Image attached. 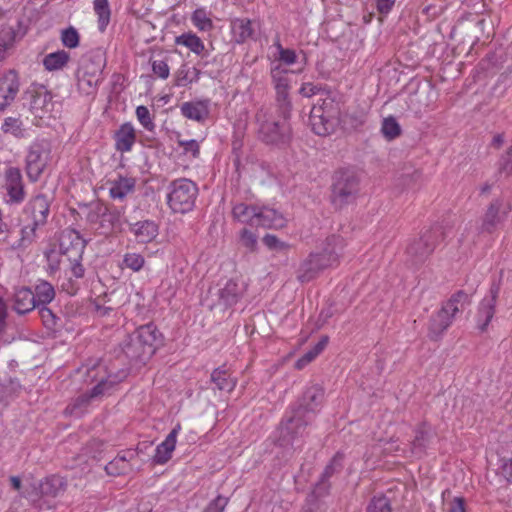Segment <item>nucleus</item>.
Instances as JSON below:
<instances>
[{
    "label": "nucleus",
    "instance_id": "nucleus-1",
    "mask_svg": "<svg viewBox=\"0 0 512 512\" xmlns=\"http://www.w3.org/2000/svg\"><path fill=\"white\" fill-rule=\"evenodd\" d=\"M324 397L323 389L313 385L306 389L298 406L279 426L278 443L282 447L299 448L306 435V428L318 412Z\"/></svg>",
    "mask_w": 512,
    "mask_h": 512
},
{
    "label": "nucleus",
    "instance_id": "nucleus-2",
    "mask_svg": "<svg viewBox=\"0 0 512 512\" xmlns=\"http://www.w3.org/2000/svg\"><path fill=\"white\" fill-rule=\"evenodd\" d=\"M344 248L342 237L332 235L328 237L320 252H311L304 258L297 270L296 279L301 283H308L316 279L326 269L335 267Z\"/></svg>",
    "mask_w": 512,
    "mask_h": 512
},
{
    "label": "nucleus",
    "instance_id": "nucleus-3",
    "mask_svg": "<svg viewBox=\"0 0 512 512\" xmlns=\"http://www.w3.org/2000/svg\"><path fill=\"white\" fill-rule=\"evenodd\" d=\"M162 338L153 324L143 325L124 340L121 350L132 365L145 364L161 345Z\"/></svg>",
    "mask_w": 512,
    "mask_h": 512
},
{
    "label": "nucleus",
    "instance_id": "nucleus-4",
    "mask_svg": "<svg viewBox=\"0 0 512 512\" xmlns=\"http://www.w3.org/2000/svg\"><path fill=\"white\" fill-rule=\"evenodd\" d=\"M105 56L101 51L84 56L76 72L77 87L83 95H94L102 81Z\"/></svg>",
    "mask_w": 512,
    "mask_h": 512
},
{
    "label": "nucleus",
    "instance_id": "nucleus-5",
    "mask_svg": "<svg viewBox=\"0 0 512 512\" xmlns=\"http://www.w3.org/2000/svg\"><path fill=\"white\" fill-rule=\"evenodd\" d=\"M277 119L268 110L261 109L256 114L259 137L266 143L283 145L291 138V128L288 122L289 114H281Z\"/></svg>",
    "mask_w": 512,
    "mask_h": 512
},
{
    "label": "nucleus",
    "instance_id": "nucleus-6",
    "mask_svg": "<svg viewBox=\"0 0 512 512\" xmlns=\"http://www.w3.org/2000/svg\"><path fill=\"white\" fill-rule=\"evenodd\" d=\"M470 304V296L458 291L431 317L428 336L431 340H438L445 330L452 324L455 315Z\"/></svg>",
    "mask_w": 512,
    "mask_h": 512
},
{
    "label": "nucleus",
    "instance_id": "nucleus-7",
    "mask_svg": "<svg viewBox=\"0 0 512 512\" xmlns=\"http://www.w3.org/2000/svg\"><path fill=\"white\" fill-rule=\"evenodd\" d=\"M167 189V203L174 213L185 214L194 208L198 187L193 181L187 178L176 179Z\"/></svg>",
    "mask_w": 512,
    "mask_h": 512
},
{
    "label": "nucleus",
    "instance_id": "nucleus-8",
    "mask_svg": "<svg viewBox=\"0 0 512 512\" xmlns=\"http://www.w3.org/2000/svg\"><path fill=\"white\" fill-rule=\"evenodd\" d=\"M359 177L352 170H339L332 184V202L337 208L352 203L359 192Z\"/></svg>",
    "mask_w": 512,
    "mask_h": 512
},
{
    "label": "nucleus",
    "instance_id": "nucleus-9",
    "mask_svg": "<svg viewBox=\"0 0 512 512\" xmlns=\"http://www.w3.org/2000/svg\"><path fill=\"white\" fill-rule=\"evenodd\" d=\"M126 375L127 373L125 371H121L115 375L109 374L106 379H101L89 393L82 394L76 398L74 402L66 408V412L75 417H80L84 412V408L91 400L98 399L108 393L112 386L122 381Z\"/></svg>",
    "mask_w": 512,
    "mask_h": 512
},
{
    "label": "nucleus",
    "instance_id": "nucleus-10",
    "mask_svg": "<svg viewBox=\"0 0 512 512\" xmlns=\"http://www.w3.org/2000/svg\"><path fill=\"white\" fill-rule=\"evenodd\" d=\"M244 292V286L236 280L230 279L223 285L211 288L207 299L210 308L226 309L238 302Z\"/></svg>",
    "mask_w": 512,
    "mask_h": 512
},
{
    "label": "nucleus",
    "instance_id": "nucleus-11",
    "mask_svg": "<svg viewBox=\"0 0 512 512\" xmlns=\"http://www.w3.org/2000/svg\"><path fill=\"white\" fill-rule=\"evenodd\" d=\"M443 238L440 226L425 230L418 239L412 241L407 247V254L414 262L424 261L435 249L437 243Z\"/></svg>",
    "mask_w": 512,
    "mask_h": 512
},
{
    "label": "nucleus",
    "instance_id": "nucleus-12",
    "mask_svg": "<svg viewBox=\"0 0 512 512\" xmlns=\"http://www.w3.org/2000/svg\"><path fill=\"white\" fill-rule=\"evenodd\" d=\"M50 155V145L46 141H37L31 144L26 156V174L30 181L39 180L45 170Z\"/></svg>",
    "mask_w": 512,
    "mask_h": 512
},
{
    "label": "nucleus",
    "instance_id": "nucleus-13",
    "mask_svg": "<svg viewBox=\"0 0 512 512\" xmlns=\"http://www.w3.org/2000/svg\"><path fill=\"white\" fill-rule=\"evenodd\" d=\"M270 74L276 91V100L280 113L284 115L289 114L291 102L289 99L290 78L288 70L278 64L271 68Z\"/></svg>",
    "mask_w": 512,
    "mask_h": 512
},
{
    "label": "nucleus",
    "instance_id": "nucleus-14",
    "mask_svg": "<svg viewBox=\"0 0 512 512\" xmlns=\"http://www.w3.org/2000/svg\"><path fill=\"white\" fill-rule=\"evenodd\" d=\"M510 210V204L505 205L502 199L493 200L483 215L481 230L492 233Z\"/></svg>",
    "mask_w": 512,
    "mask_h": 512
},
{
    "label": "nucleus",
    "instance_id": "nucleus-15",
    "mask_svg": "<svg viewBox=\"0 0 512 512\" xmlns=\"http://www.w3.org/2000/svg\"><path fill=\"white\" fill-rule=\"evenodd\" d=\"M4 188L9 197L8 203H21L25 198L24 183L18 168L10 167L5 172Z\"/></svg>",
    "mask_w": 512,
    "mask_h": 512
},
{
    "label": "nucleus",
    "instance_id": "nucleus-16",
    "mask_svg": "<svg viewBox=\"0 0 512 512\" xmlns=\"http://www.w3.org/2000/svg\"><path fill=\"white\" fill-rule=\"evenodd\" d=\"M431 438V429L427 427L425 424H422L415 430V437L410 443L409 449L403 448L401 449V451L405 455L409 453L411 456L421 457L428 448ZM388 449L390 451H400L399 446L394 447L393 445H391V447Z\"/></svg>",
    "mask_w": 512,
    "mask_h": 512
},
{
    "label": "nucleus",
    "instance_id": "nucleus-17",
    "mask_svg": "<svg viewBox=\"0 0 512 512\" xmlns=\"http://www.w3.org/2000/svg\"><path fill=\"white\" fill-rule=\"evenodd\" d=\"M50 203L47 196L39 194L32 198L24 208V215L35 225H44L49 214Z\"/></svg>",
    "mask_w": 512,
    "mask_h": 512
},
{
    "label": "nucleus",
    "instance_id": "nucleus-18",
    "mask_svg": "<svg viewBox=\"0 0 512 512\" xmlns=\"http://www.w3.org/2000/svg\"><path fill=\"white\" fill-rule=\"evenodd\" d=\"M499 294V286L493 284L489 294L483 298L478 309V328L485 331L495 314V306Z\"/></svg>",
    "mask_w": 512,
    "mask_h": 512
},
{
    "label": "nucleus",
    "instance_id": "nucleus-19",
    "mask_svg": "<svg viewBox=\"0 0 512 512\" xmlns=\"http://www.w3.org/2000/svg\"><path fill=\"white\" fill-rule=\"evenodd\" d=\"M85 248V241L75 230H65L60 237V251L63 254L73 257L74 260L81 258Z\"/></svg>",
    "mask_w": 512,
    "mask_h": 512
},
{
    "label": "nucleus",
    "instance_id": "nucleus-20",
    "mask_svg": "<svg viewBox=\"0 0 512 512\" xmlns=\"http://www.w3.org/2000/svg\"><path fill=\"white\" fill-rule=\"evenodd\" d=\"M19 92V80L15 71H8L0 80V112L9 106Z\"/></svg>",
    "mask_w": 512,
    "mask_h": 512
},
{
    "label": "nucleus",
    "instance_id": "nucleus-21",
    "mask_svg": "<svg viewBox=\"0 0 512 512\" xmlns=\"http://www.w3.org/2000/svg\"><path fill=\"white\" fill-rule=\"evenodd\" d=\"M309 120L312 130L317 135L326 136L334 130L333 119L321 106H314L311 109Z\"/></svg>",
    "mask_w": 512,
    "mask_h": 512
},
{
    "label": "nucleus",
    "instance_id": "nucleus-22",
    "mask_svg": "<svg viewBox=\"0 0 512 512\" xmlns=\"http://www.w3.org/2000/svg\"><path fill=\"white\" fill-rule=\"evenodd\" d=\"M86 209V220L92 225L99 224L100 227L104 228V222H108L110 226H113L114 221L117 219V215L108 212L107 207L100 202L91 203Z\"/></svg>",
    "mask_w": 512,
    "mask_h": 512
},
{
    "label": "nucleus",
    "instance_id": "nucleus-23",
    "mask_svg": "<svg viewBox=\"0 0 512 512\" xmlns=\"http://www.w3.org/2000/svg\"><path fill=\"white\" fill-rule=\"evenodd\" d=\"M175 43L177 45L185 46L191 52L200 56L201 60L198 62L199 66L207 65V61H204V58L209 56V51L205 48L203 41L196 34L183 33L176 37Z\"/></svg>",
    "mask_w": 512,
    "mask_h": 512
},
{
    "label": "nucleus",
    "instance_id": "nucleus-24",
    "mask_svg": "<svg viewBox=\"0 0 512 512\" xmlns=\"http://www.w3.org/2000/svg\"><path fill=\"white\" fill-rule=\"evenodd\" d=\"M39 494L45 497H58L64 493L66 489V482L62 477L51 476L42 481L39 486ZM26 497L31 498L32 501L37 499L38 493L35 496L27 493Z\"/></svg>",
    "mask_w": 512,
    "mask_h": 512
},
{
    "label": "nucleus",
    "instance_id": "nucleus-25",
    "mask_svg": "<svg viewBox=\"0 0 512 512\" xmlns=\"http://www.w3.org/2000/svg\"><path fill=\"white\" fill-rule=\"evenodd\" d=\"M180 430L181 426L180 424H177L167 435L166 439L156 447V452L153 457L155 463L164 464L170 460L172 452L175 449L177 435Z\"/></svg>",
    "mask_w": 512,
    "mask_h": 512
},
{
    "label": "nucleus",
    "instance_id": "nucleus-26",
    "mask_svg": "<svg viewBox=\"0 0 512 512\" xmlns=\"http://www.w3.org/2000/svg\"><path fill=\"white\" fill-rule=\"evenodd\" d=\"M257 218L258 222L255 226L279 229L286 225L285 217L277 210L269 207L259 208Z\"/></svg>",
    "mask_w": 512,
    "mask_h": 512
},
{
    "label": "nucleus",
    "instance_id": "nucleus-27",
    "mask_svg": "<svg viewBox=\"0 0 512 512\" xmlns=\"http://www.w3.org/2000/svg\"><path fill=\"white\" fill-rule=\"evenodd\" d=\"M136 456L137 454L132 450H128L122 454L117 455L105 466L107 474L112 476H119L128 473L132 469L130 462Z\"/></svg>",
    "mask_w": 512,
    "mask_h": 512
},
{
    "label": "nucleus",
    "instance_id": "nucleus-28",
    "mask_svg": "<svg viewBox=\"0 0 512 512\" xmlns=\"http://www.w3.org/2000/svg\"><path fill=\"white\" fill-rule=\"evenodd\" d=\"M130 231L139 243H149L158 235V225L151 220L138 221L130 226Z\"/></svg>",
    "mask_w": 512,
    "mask_h": 512
},
{
    "label": "nucleus",
    "instance_id": "nucleus-29",
    "mask_svg": "<svg viewBox=\"0 0 512 512\" xmlns=\"http://www.w3.org/2000/svg\"><path fill=\"white\" fill-rule=\"evenodd\" d=\"M231 32L235 42L241 44L253 38L255 29L249 19L236 18L231 21Z\"/></svg>",
    "mask_w": 512,
    "mask_h": 512
},
{
    "label": "nucleus",
    "instance_id": "nucleus-30",
    "mask_svg": "<svg viewBox=\"0 0 512 512\" xmlns=\"http://www.w3.org/2000/svg\"><path fill=\"white\" fill-rule=\"evenodd\" d=\"M37 307L34 293L29 288H19L14 295V309L18 314H25Z\"/></svg>",
    "mask_w": 512,
    "mask_h": 512
},
{
    "label": "nucleus",
    "instance_id": "nucleus-31",
    "mask_svg": "<svg viewBox=\"0 0 512 512\" xmlns=\"http://www.w3.org/2000/svg\"><path fill=\"white\" fill-rule=\"evenodd\" d=\"M116 149L120 152H128L136 141L134 127L130 123L121 125L115 134Z\"/></svg>",
    "mask_w": 512,
    "mask_h": 512
},
{
    "label": "nucleus",
    "instance_id": "nucleus-32",
    "mask_svg": "<svg viewBox=\"0 0 512 512\" xmlns=\"http://www.w3.org/2000/svg\"><path fill=\"white\" fill-rule=\"evenodd\" d=\"M181 113L188 119L204 121L209 114L208 103L206 101L185 102L181 105Z\"/></svg>",
    "mask_w": 512,
    "mask_h": 512
},
{
    "label": "nucleus",
    "instance_id": "nucleus-33",
    "mask_svg": "<svg viewBox=\"0 0 512 512\" xmlns=\"http://www.w3.org/2000/svg\"><path fill=\"white\" fill-rule=\"evenodd\" d=\"M259 207L249 206L245 203H237L233 206L232 215L234 219L255 226L258 222L257 213Z\"/></svg>",
    "mask_w": 512,
    "mask_h": 512
},
{
    "label": "nucleus",
    "instance_id": "nucleus-34",
    "mask_svg": "<svg viewBox=\"0 0 512 512\" xmlns=\"http://www.w3.org/2000/svg\"><path fill=\"white\" fill-rule=\"evenodd\" d=\"M135 181L132 178L120 177L111 182L109 193L113 199H123L133 191Z\"/></svg>",
    "mask_w": 512,
    "mask_h": 512
},
{
    "label": "nucleus",
    "instance_id": "nucleus-35",
    "mask_svg": "<svg viewBox=\"0 0 512 512\" xmlns=\"http://www.w3.org/2000/svg\"><path fill=\"white\" fill-rule=\"evenodd\" d=\"M211 381L219 390L230 392L236 385V380L230 377V374L221 368L215 369L211 374Z\"/></svg>",
    "mask_w": 512,
    "mask_h": 512
},
{
    "label": "nucleus",
    "instance_id": "nucleus-36",
    "mask_svg": "<svg viewBox=\"0 0 512 512\" xmlns=\"http://www.w3.org/2000/svg\"><path fill=\"white\" fill-rule=\"evenodd\" d=\"M69 61V54L60 50L46 55L43 59L44 67L49 71L59 70L63 68Z\"/></svg>",
    "mask_w": 512,
    "mask_h": 512
},
{
    "label": "nucleus",
    "instance_id": "nucleus-37",
    "mask_svg": "<svg viewBox=\"0 0 512 512\" xmlns=\"http://www.w3.org/2000/svg\"><path fill=\"white\" fill-rule=\"evenodd\" d=\"M35 299L37 306L47 305L55 297L53 286L47 281H40L35 287Z\"/></svg>",
    "mask_w": 512,
    "mask_h": 512
},
{
    "label": "nucleus",
    "instance_id": "nucleus-38",
    "mask_svg": "<svg viewBox=\"0 0 512 512\" xmlns=\"http://www.w3.org/2000/svg\"><path fill=\"white\" fill-rule=\"evenodd\" d=\"M51 107V96L48 93L37 94L32 99L31 111L36 117L43 118L44 114L50 111Z\"/></svg>",
    "mask_w": 512,
    "mask_h": 512
},
{
    "label": "nucleus",
    "instance_id": "nucleus-39",
    "mask_svg": "<svg viewBox=\"0 0 512 512\" xmlns=\"http://www.w3.org/2000/svg\"><path fill=\"white\" fill-rule=\"evenodd\" d=\"M94 11L98 16V28L104 32L110 21V7L108 0H94Z\"/></svg>",
    "mask_w": 512,
    "mask_h": 512
},
{
    "label": "nucleus",
    "instance_id": "nucleus-40",
    "mask_svg": "<svg viewBox=\"0 0 512 512\" xmlns=\"http://www.w3.org/2000/svg\"><path fill=\"white\" fill-rule=\"evenodd\" d=\"M328 343V337H323L313 348L307 351L301 358H299L295 367L297 369H303L306 365L312 362L326 347Z\"/></svg>",
    "mask_w": 512,
    "mask_h": 512
},
{
    "label": "nucleus",
    "instance_id": "nucleus-41",
    "mask_svg": "<svg viewBox=\"0 0 512 512\" xmlns=\"http://www.w3.org/2000/svg\"><path fill=\"white\" fill-rule=\"evenodd\" d=\"M2 131L9 133L17 138H22L25 135L23 123L19 118L7 117L2 124Z\"/></svg>",
    "mask_w": 512,
    "mask_h": 512
},
{
    "label": "nucleus",
    "instance_id": "nucleus-42",
    "mask_svg": "<svg viewBox=\"0 0 512 512\" xmlns=\"http://www.w3.org/2000/svg\"><path fill=\"white\" fill-rule=\"evenodd\" d=\"M145 264V258L140 253H126L123 256L122 267L128 268L133 272H139Z\"/></svg>",
    "mask_w": 512,
    "mask_h": 512
},
{
    "label": "nucleus",
    "instance_id": "nucleus-43",
    "mask_svg": "<svg viewBox=\"0 0 512 512\" xmlns=\"http://www.w3.org/2000/svg\"><path fill=\"white\" fill-rule=\"evenodd\" d=\"M193 24L201 31H208L212 28V20L208 17L205 9H196L192 15Z\"/></svg>",
    "mask_w": 512,
    "mask_h": 512
},
{
    "label": "nucleus",
    "instance_id": "nucleus-44",
    "mask_svg": "<svg viewBox=\"0 0 512 512\" xmlns=\"http://www.w3.org/2000/svg\"><path fill=\"white\" fill-rule=\"evenodd\" d=\"M381 131L385 138L392 140L401 134V127L394 117L383 120Z\"/></svg>",
    "mask_w": 512,
    "mask_h": 512
},
{
    "label": "nucleus",
    "instance_id": "nucleus-45",
    "mask_svg": "<svg viewBox=\"0 0 512 512\" xmlns=\"http://www.w3.org/2000/svg\"><path fill=\"white\" fill-rule=\"evenodd\" d=\"M264 245L275 252L285 253L290 249V244L280 240L278 237L272 234H267L262 239Z\"/></svg>",
    "mask_w": 512,
    "mask_h": 512
},
{
    "label": "nucleus",
    "instance_id": "nucleus-46",
    "mask_svg": "<svg viewBox=\"0 0 512 512\" xmlns=\"http://www.w3.org/2000/svg\"><path fill=\"white\" fill-rule=\"evenodd\" d=\"M136 116L141 125L148 131H153L155 124L151 118L150 111L146 106H138L136 108Z\"/></svg>",
    "mask_w": 512,
    "mask_h": 512
},
{
    "label": "nucleus",
    "instance_id": "nucleus-47",
    "mask_svg": "<svg viewBox=\"0 0 512 512\" xmlns=\"http://www.w3.org/2000/svg\"><path fill=\"white\" fill-rule=\"evenodd\" d=\"M278 50V59L286 65H292L297 61L296 52L292 49L284 48L279 41L275 43Z\"/></svg>",
    "mask_w": 512,
    "mask_h": 512
},
{
    "label": "nucleus",
    "instance_id": "nucleus-48",
    "mask_svg": "<svg viewBox=\"0 0 512 512\" xmlns=\"http://www.w3.org/2000/svg\"><path fill=\"white\" fill-rule=\"evenodd\" d=\"M367 512H391L389 499L385 496L374 497Z\"/></svg>",
    "mask_w": 512,
    "mask_h": 512
},
{
    "label": "nucleus",
    "instance_id": "nucleus-49",
    "mask_svg": "<svg viewBox=\"0 0 512 512\" xmlns=\"http://www.w3.org/2000/svg\"><path fill=\"white\" fill-rule=\"evenodd\" d=\"M61 40L64 46L75 48L79 44V34L73 27H69L62 31Z\"/></svg>",
    "mask_w": 512,
    "mask_h": 512
},
{
    "label": "nucleus",
    "instance_id": "nucleus-50",
    "mask_svg": "<svg viewBox=\"0 0 512 512\" xmlns=\"http://www.w3.org/2000/svg\"><path fill=\"white\" fill-rule=\"evenodd\" d=\"M342 456L337 453L331 462L325 467L322 475L321 482L324 483L327 481L336 471H338L341 467Z\"/></svg>",
    "mask_w": 512,
    "mask_h": 512
},
{
    "label": "nucleus",
    "instance_id": "nucleus-51",
    "mask_svg": "<svg viewBox=\"0 0 512 512\" xmlns=\"http://www.w3.org/2000/svg\"><path fill=\"white\" fill-rule=\"evenodd\" d=\"M240 240L242 245L250 251H254L257 247V236L246 228L242 229Z\"/></svg>",
    "mask_w": 512,
    "mask_h": 512
},
{
    "label": "nucleus",
    "instance_id": "nucleus-52",
    "mask_svg": "<svg viewBox=\"0 0 512 512\" xmlns=\"http://www.w3.org/2000/svg\"><path fill=\"white\" fill-rule=\"evenodd\" d=\"M152 71L155 75L162 79H167L170 74L169 66L164 60H153Z\"/></svg>",
    "mask_w": 512,
    "mask_h": 512
},
{
    "label": "nucleus",
    "instance_id": "nucleus-53",
    "mask_svg": "<svg viewBox=\"0 0 512 512\" xmlns=\"http://www.w3.org/2000/svg\"><path fill=\"white\" fill-rule=\"evenodd\" d=\"M228 503V498L223 496L216 497L208 507L206 508L205 512H223L226 505Z\"/></svg>",
    "mask_w": 512,
    "mask_h": 512
},
{
    "label": "nucleus",
    "instance_id": "nucleus-54",
    "mask_svg": "<svg viewBox=\"0 0 512 512\" xmlns=\"http://www.w3.org/2000/svg\"><path fill=\"white\" fill-rule=\"evenodd\" d=\"M178 143L181 147H183L185 153H191L195 158L199 156V144L196 140H180Z\"/></svg>",
    "mask_w": 512,
    "mask_h": 512
},
{
    "label": "nucleus",
    "instance_id": "nucleus-55",
    "mask_svg": "<svg viewBox=\"0 0 512 512\" xmlns=\"http://www.w3.org/2000/svg\"><path fill=\"white\" fill-rule=\"evenodd\" d=\"M38 226L39 225H35V223L32 221L30 225H27L22 229L21 245L25 246L26 244L32 242V239Z\"/></svg>",
    "mask_w": 512,
    "mask_h": 512
},
{
    "label": "nucleus",
    "instance_id": "nucleus-56",
    "mask_svg": "<svg viewBox=\"0 0 512 512\" xmlns=\"http://www.w3.org/2000/svg\"><path fill=\"white\" fill-rule=\"evenodd\" d=\"M39 313L43 320V323L46 326L52 327L56 324L55 314L48 307H46V305H42V307L39 310Z\"/></svg>",
    "mask_w": 512,
    "mask_h": 512
},
{
    "label": "nucleus",
    "instance_id": "nucleus-57",
    "mask_svg": "<svg viewBox=\"0 0 512 512\" xmlns=\"http://www.w3.org/2000/svg\"><path fill=\"white\" fill-rule=\"evenodd\" d=\"M11 40H12V37H11V32L9 30L1 31V33H0V60H2L4 58V52Z\"/></svg>",
    "mask_w": 512,
    "mask_h": 512
},
{
    "label": "nucleus",
    "instance_id": "nucleus-58",
    "mask_svg": "<svg viewBox=\"0 0 512 512\" xmlns=\"http://www.w3.org/2000/svg\"><path fill=\"white\" fill-rule=\"evenodd\" d=\"M395 1L396 0H376L377 10L381 14H388L392 10Z\"/></svg>",
    "mask_w": 512,
    "mask_h": 512
},
{
    "label": "nucleus",
    "instance_id": "nucleus-59",
    "mask_svg": "<svg viewBox=\"0 0 512 512\" xmlns=\"http://www.w3.org/2000/svg\"><path fill=\"white\" fill-rule=\"evenodd\" d=\"M319 91V88L312 83H304L300 88V94L304 97H311Z\"/></svg>",
    "mask_w": 512,
    "mask_h": 512
},
{
    "label": "nucleus",
    "instance_id": "nucleus-60",
    "mask_svg": "<svg viewBox=\"0 0 512 512\" xmlns=\"http://www.w3.org/2000/svg\"><path fill=\"white\" fill-rule=\"evenodd\" d=\"M449 512H466L464 506V499L457 497L449 504Z\"/></svg>",
    "mask_w": 512,
    "mask_h": 512
},
{
    "label": "nucleus",
    "instance_id": "nucleus-61",
    "mask_svg": "<svg viewBox=\"0 0 512 512\" xmlns=\"http://www.w3.org/2000/svg\"><path fill=\"white\" fill-rule=\"evenodd\" d=\"M75 261L76 263L72 266L71 273L74 277L81 278L84 275V268L80 263H78V259Z\"/></svg>",
    "mask_w": 512,
    "mask_h": 512
},
{
    "label": "nucleus",
    "instance_id": "nucleus-62",
    "mask_svg": "<svg viewBox=\"0 0 512 512\" xmlns=\"http://www.w3.org/2000/svg\"><path fill=\"white\" fill-rule=\"evenodd\" d=\"M189 78H190V70H187V71L181 70L179 72V76H178V85H185V84L189 83Z\"/></svg>",
    "mask_w": 512,
    "mask_h": 512
},
{
    "label": "nucleus",
    "instance_id": "nucleus-63",
    "mask_svg": "<svg viewBox=\"0 0 512 512\" xmlns=\"http://www.w3.org/2000/svg\"><path fill=\"white\" fill-rule=\"evenodd\" d=\"M6 315H7V311H6V304L4 303V301L0 298V329H2V327L4 326L5 324V318H6Z\"/></svg>",
    "mask_w": 512,
    "mask_h": 512
},
{
    "label": "nucleus",
    "instance_id": "nucleus-64",
    "mask_svg": "<svg viewBox=\"0 0 512 512\" xmlns=\"http://www.w3.org/2000/svg\"><path fill=\"white\" fill-rule=\"evenodd\" d=\"M503 473L509 481L512 482V460L509 463L504 464Z\"/></svg>",
    "mask_w": 512,
    "mask_h": 512
}]
</instances>
